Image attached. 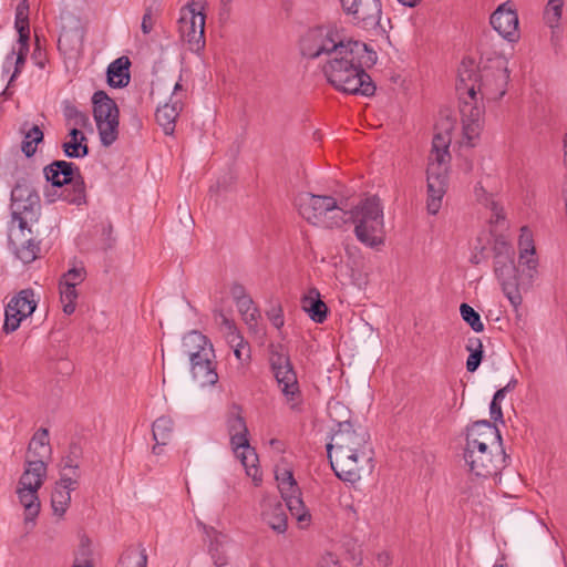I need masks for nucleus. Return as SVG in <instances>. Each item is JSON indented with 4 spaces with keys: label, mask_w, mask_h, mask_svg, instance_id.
Listing matches in <instances>:
<instances>
[{
    "label": "nucleus",
    "mask_w": 567,
    "mask_h": 567,
    "mask_svg": "<svg viewBox=\"0 0 567 567\" xmlns=\"http://www.w3.org/2000/svg\"><path fill=\"white\" fill-rule=\"evenodd\" d=\"M300 53L317 61L327 81L338 91L374 94L375 85L365 69L375 64L378 55L368 44L346 40L333 25H319L301 37Z\"/></svg>",
    "instance_id": "f257e3e1"
},
{
    "label": "nucleus",
    "mask_w": 567,
    "mask_h": 567,
    "mask_svg": "<svg viewBox=\"0 0 567 567\" xmlns=\"http://www.w3.org/2000/svg\"><path fill=\"white\" fill-rule=\"evenodd\" d=\"M327 453L332 470L343 482L357 483L363 472L373 468L370 435L361 425L340 422V429L333 432L327 444Z\"/></svg>",
    "instance_id": "f03ea898"
},
{
    "label": "nucleus",
    "mask_w": 567,
    "mask_h": 567,
    "mask_svg": "<svg viewBox=\"0 0 567 567\" xmlns=\"http://www.w3.org/2000/svg\"><path fill=\"white\" fill-rule=\"evenodd\" d=\"M451 136L447 132L437 133L432 141V150L427 164V212L439 213L447 188V171L451 161L449 147Z\"/></svg>",
    "instance_id": "7ed1b4c3"
},
{
    "label": "nucleus",
    "mask_w": 567,
    "mask_h": 567,
    "mask_svg": "<svg viewBox=\"0 0 567 567\" xmlns=\"http://www.w3.org/2000/svg\"><path fill=\"white\" fill-rule=\"evenodd\" d=\"M473 71L458 69V80L456 91L460 96V113L463 127V136L468 146H474L478 138L483 122L482 115L484 107L481 96L476 92V80L473 81Z\"/></svg>",
    "instance_id": "20e7f679"
},
{
    "label": "nucleus",
    "mask_w": 567,
    "mask_h": 567,
    "mask_svg": "<svg viewBox=\"0 0 567 567\" xmlns=\"http://www.w3.org/2000/svg\"><path fill=\"white\" fill-rule=\"evenodd\" d=\"M349 219L354 224V234L359 241L369 247L383 244V209L377 196L368 197L353 207Z\"/></svg>",
    "instance_id": "39448f33"
},
{
    "label": "nucleus",
    "mask_w": 567,
    "mask_h": 567,
    "mask_svg": "<svg viewBox=\"0 0 567 567\" xmlns=\"http://www.w3.org/2000/svg\"><path fill=\"white\" fill-rule=\"evenodd\" d=\"M295 203L299 214L312 225L334 228L347 221L348 213L338 206L332 196L301 193Z\"/></svg>",
    "instance_id": "423d86ee"
},
{
    "label": "nucleus",
    "mask_w": 567,
    "mask_h": 567,
    "mask_svg": "<svg viewBox=\"0 0 567 567\" xmlns=\"http://www.w3.org/2000/svg\"><path fill=\"white\" fill-rule=\"evenodd\" d=\"M494 272L502 289L514 308L522 305V295L518 289L517 267L515 265V250L513 246L498 236L494 241Z\"/></svg>",
    "instance_id": "0eeeda50"
},
{
    "label": "nucleus",
    "mask_w": 567,
    "mask_h": 567,
    "mask_svg": "<svg viewBox=\"0 0 567 567\" xmlns=\"http://www.w3.org/2000/svg\"><path fill=\"white\" fill-rule=\"evenodd\" d=\"M464 68L473 71L472 79L473 81L476 80V92L481 99L498 101L506 94L509 70L505 56H495L489 60L488 64L482 68L478 75L473 65L463 63L460 69Z\"/></svg>",
    "instance_id": "6e6552de"
},
{
    "label": "nucleus",
    "mask_w": 567,
    "mask_h": 567,
    "mask_svg": "<svg viewBox=\"0 0 567 567\" xmlns=\"http://www.w3.org/2000/svg\"><path fill=\"white\" fill-rule=\"evenodd\" d=\"M44 176L55 187H66L62 192L64 200L81 205L86 200L85 184L79 167L66 161H54L44 167Z\"/></svg>",
    "instance_id": "1a4fd4ad"
},
{
    "label": "nucleus",
    "mask_w": 567,
    "mask_h": 567,
    "mask_svg": "<svg viewBox=\"0 0 567 567\" xmlns=\"http://www.w3.org/2000/svg\"><path fill=\"white\" fill-rule=\"evenodd\" d=\"M269 362L281 392L290 403V408L295 409L299 402L300 391L297 374L284 346L271 344L269 347Z\"/></svg>",
    "instance_id": "9d476101"
},
{
    "label": "nucleus",
    "mask_w": 567,
    "mask_h": 567,
    "mask_svg": "<svg viewBox=\"0 0 567 567\" xmlns=\"http://www.w3.org/2000/svg\"><path fill=\"white\" fill-rule=\"evenodd\" d=\"M93 116L103 146L112 145L118 136L120 111L116 103L104 92L92 96Z\"/></svg>",
    "instance_id": "9b49d317"
},
{
    "label": "nucleus",
    "mask_w": 567,
    "mask_h": 567,
    "mask_svg": "<svg viewBox=\"0 0 567 567\" xmlns=\"http://www.w3.org/2000/svg\"><path fill=\"white\" fill-rule=\"evenodd\" d=\"M202 2L190 1L181 9L178 30L188 49L199 53L205 48V14Z\"/></svg>",
    "instance_id": "f8f14e48"
},
{
    "label": "nucleus",
    "mask_w": 567,
    "mask_h": 567,
    "mask_svg": "<svg viewBox=\"0 0 567 567\" xmlns=\"http://www.w3.org/2000/svg\"><path fill=\"white\" fill-rule=\"evenodd\" d=\"M463 457L476 477L492 478L495 483L501 481L499 474L506 466V454L502 447L464 450Z\"/></svg>",
    "instance_id": "ddd939ff"
},
{
    "label": "nucleus",
    "mask_w": 567,
    "mask_h": 567,
    "mask_svg": "<svg viewBox=\"0 0 567 567\" xmlns=\"http://www.w3.org/2000/svg\"><path fill=\"white\" fill-rule=\"evenodd\" d=\"M11 202L12 218L19 223V229L23 234L40 207L39 196L25 183H18L11 192Z\"/></svg>",
    "instance_id": "4468645a"
},
{
    "label": "nucleus",
    "mask_w": 567,
    "mask_h": 567,
    "mask_svg": "<svg viewBox=\"0 0 567 567\" xmlns=\"http://www.w3.org/2000/svg\"><path fill=\"white\" fill-rule=\"evenodd\" d=\"M228 430L236 456L246 467L247 474L251 475L250 468L256 470V462L258 461V457L255 450L249 445V441L247 439L248 429L244 417L239 414L231 416L228 420Z\"/></svg>",
    "instance_id": "2eb2a0df"
},
{
    "label": "nucleus",
    "mask_w": 567,
    "mask_h": 567,
    "mask_svg": "<svg viewBox=\"0 0 567 567\" xmlns=\"http://www.w3.org/2000/svg\"><path fill=\"white\" fill-rule=\"evenodd\" d=\"M37 308L32 289H23L14 296L6 307L3 330L7 333L16 331L21 321L31 316Z\"/></svg>",
    "instance_id": "dca6fc26"
},
{
    "label": "nucleus",
    "mask_w": 567,
    "mask_h": 567,
    "mask_svg": "<svg viewBox=\"0 0 567 567\" xmlns=\"http://www.w3.org/2000/svg\"><path fill=\"white\" fill-rule=\"evenodd\" d=\"M498 447H502V436L498 429L489 421H477L467 429L464 450Z\"/></svg>",
    "instance_id": "f3484780"
},
{
    "label": "nucleus",
    "mask_w": 567,
    "mask_h": 567,
    "mask_svg": "<svg viewBox=\"0 0 567 567\" xmlns=\"http://www.w3.org/2000/svg\"><path fill=\"white\" fill-rule=\"evenodd\" d=\"M491 24L508 41H514L518 37V16L511 1L497 7L491 16Z\"/></svg>",
    "instance_id": "a211bd4d"
},
{
    "label": "nucleus",
    "mask_w": 567,
    "mask_h": 567,
    "mask_svg": "<svg viewBox=\"0 0 567 567\" xmlns=\"http://www.w3.org/2000/svg\"><path fill=\"white\" fill-rule=\"evenodd\" d=\"M183 86L181 83L174 85L169 103L157 107L156 122L163 128L166 135H173L175 131L176 118L183 109Z\"/></svg>",
    "instance_id": "6ab92c4d"
},
{
    "label": "nucleus",
    "mask_w": 567,
    "mask_h": 567,
    "mask_svg": "<svg viewBox=\"0 0 567 567\" xmlns=\"http://www.w3.org/2000/svg\"><path fill=\"white\" fill-rule=\"evenodd\" d=\"M354 3L341 6L347 14L361 23L364 28H374L379 25L381 19V2L380 0H353Z\"/></svg>",
    "instance_id": "aec40b11"
},
{
    "label": "nucleus",
    "mask_w": 567,
    "mask_h": 567,
    "mask_svg": "<svg viewBox=\"0 0 567 567\" xmlns=\"http://www.w3.org/2000/svg\"><path fill=\"white\" fill-rule=\"evenodd\" d=\"M78 486L76 476H70L68 473L61 474L51 495V506L54 515L59 517L64 515L71 503V492L75 491Z\"/></svg>",
    "instance_id": "412c9836"
},
{
    "label": "nucleus",
    "mask_w": 567,
    "mask_h": 567,
    "mask_svg": "<svg viewBox=\"0 0 567 567\" xmlns=\"http://www.w3.org/2000/svg\"><path fill=\"white\" fill-rule=\"evenodd\" d=\"M215 352L202 353L200 359L190 362V373L193 379L200 386L215 385L218 382V373L216 371Z\"/></svg>",
    "instance_id": "4be33fe9"
},
{
    "label": "nucleus",
    "mask_w": 567,
    "mask_h": 567,
    "mask_svg": "<svg viewBox=\"0 0 567 567\" xmlns=\"http://www.w3.org/2000/svg\"><path fill=\"white\" fill-rule=\"evenodd\" d=\"M182 354L187 357L189 361L200 359L202 353L214 352L210 341L198 331H190L182 341Z\"/></svg>",
    "instance_id": "5701e85b"
},
{
    "label": "nucleus",
    "mask_w": 567,
    "mask_h": 567,
    "mask_svg": "<svg viewBox=\"0 0 567 567\" xmlns=\"http://www.w3.org/2000/svg\"><path fill=\"white\" fill-rule=\"evenodd\" d=\"M27 463L28 466L20 477L18 488L39 491L47 475V464L43 462V460L32 458H29Z\"/></svg>",
    "instance_id": "b1692460"
},
{
    "label": "nucleus",
    "mask_w": 567,
    "mask_h": 567,
    "mask_svg": "<svg viewBox=\"0 0 567 567\" xmlns=\"http://www.w3.org/2000/svg\"><path fill=\"white\" fill-rule=\"evenodd\" d=\"M301 308L317 323H322L327 319L328 307L321 300L317 288H310L301 298Z\"/></svg>",
    "instance_id": "393cba45"
},
{
    "label": "nucleus",
    "mask_w": 567,
    "mask_h": 567,
    "mask_svg": "<svg viewBox=\"0 0 567 567\" xmlns=\"http://www.w3.org/2000/svg\"><path fill=\"white\" fill-rule=\"evenodd\" d=\"M131 61L127 56H120L107 68V83L113 87H124L130 83Z\"/></svg>",
    "instance_id": "a878e982"
},
{
    "label": "nucleus",
    "mask_w": 567,
    "mask_h": 567,
    "mask_svg": "<svg viewBox=\"0 0 567 567\" xmlns=\"http://www.w3.org/2000/svg\"><path fill=\"white\" fill-rule=\"evenodd\" d=\"M69 140L62 144L65 156L70 158H82L89 154L87 138L79 128H71Z\"/></svg>",
    "instance_id": "bb28decb"
},
{
    "label": "nucleus",
    "mask_w": 567,
    "mask_h": 567,
    "mask_svg": "<svg viewBox=\"0 0 567 567\" xmlns=\"http://www.w3.org/2000/svg\"><path fill=\"white\" fill-rule=\"evenodd\" d=\"M264 520L277 533L287 529V515L285 506L280 502L267 503L262 509Z\"/></svg>",
    "instance_id": "cd10ccee"
},
{
    "label": "nucleus",
    "mask_w": 567,
    "mask_h": 567,
    "mask_svg": "<svg viewBox=\"0 0 567 567\" xmlns=\"http://www.w3.org/2000/svg\"><path fill=\"white\" fill-rule=\"evenodd\" d=\"M174 423L168 416H161L153 423L152 432L156 444L153 446V453L159 454V446L166 445L173 436Z\"/></svg>",
    "instance_id": "c85d7f7f"
},
{
    "label": "nucleus",
    "mask_w": 567,
    "mask_h": 567,
    "mask_svg": "<svg viewBox=\"0 0 567 567\" xmlns=\"http://www.w3.org/2000/svg\"><path fill=\"white\" fill-rule=\"evenodd\" d=\"M17 494L20 501V504L24 508V522L33 523L37 516L40 512V499L38 496V491L35 489H25V488H18Z\"/></svg>",
    "instance_id": "c756f323"
},
{
    "label": "nucleus",
    "mask_w": 567,
    "mask_h": 567,
    "mask_svg": "<svg viewBox=\"0 0 567 567\" xmlns=\"http://www.w3.org/2000/svg\"><path fill=\"white\" fill-rule=\"evenodd\" d=\"M51 452L49 445V431L44 427L38 430L29 444L30 457L43 460Z\"/></svg>",
    "instance_id": "7c9ffc66"
},
{
    "label": "nucleus",
    "mask_w": 567,
    "mask_h": 567,
    "mask_svg": "<svg viewBox=\"0 0 567 567\" xmlns=\"http://www.w3.org/2000/svg\"><path fill=\"white\" fill-rule=\"evenodd\" d=\"M27 123L22 126L24 140L22 141L21 150L27 157H31L37 152V145L43 141V132L38 125H32L27 128Z\"/></svg>",
    "instance_id": "2f4dec72"
},
{
    "label": "nucleus",
    "mask_w": 567,
    "mask_h": 567,
    "mask_svg": "<svg viewBox=\"0 0 567 567\" xmlns=\"http://www.w3.org/2000/svg\"><path fill=\"white\" fill-rule=\"evenodd\" d=\"M519 259L529 268H535L536 261L532 258L535 254V247L532 234L527 227H522L519 236Z\"/></svg>",
    "instance_id": "473e14b6"
},
{
    "label": "nucleus",
    "mask_w": 567,
    "mask_h": 567,
    "mask_svg": "<svg viewBox=\"0 0 567 567\" xmlns=\"http://www.w3.org/2000/svg\"><path fill=\"white\" fill-rule=\"evenodd\" d=\"M82 455V450L78 444H71L70 453L66 457L61 461L60 467L61 473H68L70 476H76V481L80 480V463L79 460Z\"/></svg>",
    "instance_id": "72a5a7b5"
},
{
    "label": "nucleus",
    "mask_w": 567,
    "mask_h": 567,
    "mask_svg": "<svg viewBox=\"0 0 567 567\" xmlns=\"http://www.w3.org/2000/svg\"><path fill=\"white\" fill-rule=\"evenodd\" d=\"M147 556L144 549L127 548L120 557L116 567H146Z\"/></svg>",
    "instance_id": "f704fd0d"
},
{
    "label": "nucleus",
    "mask_w": 567,
    "mask_h": 567,
    "mask_svg": "<svg viewBox=\"0 0 567 567\" xmlns=\"http://www.w3.org/2000/svg\"><path fill=\"white\" fill-rule=\"evenodd\" d=\"M63 115L65 117L66 124L70 125L71 128L81 130L90 124L89 116L71 103L64 104Z\"/></svg>",
    "instance_id": "c9c22d12"
},
{
    "label": "nucleus",
    "mask_w": 567,
    "mask_h": 567,
    "mask_svg": "<svg viewBox=\"0 0 567 567\" xmlns=\"http://www.w3.org/2000/svg\"><path fill=\"white\" fill-rule=\"evenodd\" d=\"M276 481L278 482V488L281 493V496L291 495V493H298L299 487L290 470L277 467Z\"/></svg>",
    "instance_id": "e433bc0d"
},
{
    "label": "nucleus",
    "mask_w": 567,
    "mask_h": 567,
    "mask_svg": "<svg viewBox=\"0 0 567 567\" xmlns=\"http://www.w3.org/2000/svg\"><path fill=\"white\" fill-rule=\"evenodd\" d=\"M208 553L210 555V558L215 566L217 567H224L228 564V557L226 554V550L224 548V542L223 536L219 534H216L214 538L212 539Z\"/></svg>",
    "instance_id": "4c0bfd02"
},
{
    "label": "nucleus",
    "mask_w": 567,
    "mask_h": 567,
    "mask_svg": "<svg viewBox=\"0 0 567 567\" xmlns=\"http://www.w3.org/2000/svg\"><path fill=\"white\" fill-rule=\"evenodd\" d=\"M11 243L16 246V256L23 264H30L37 259L40 248L31 238L27 239L21 245H17L16 240L12 238Z\"/></svg>",
    "instance_id": "58836bf2"
},
{
    "label": "nucleus",
    "mask_w": 567,
    "mask_h": 567,
    "mask_svg": "<svg viewBox=\"0 0 567 567\" xmlns=\"http://www.w3.org/2000/svg\"><path fill=\"white\" fill-rule=\"evenodd\" d=\"M60 298L63 305V312L72 315L75 310V300L78 299L76 287L72 284L64 285L60 282Z\"/></svg>",
    "instance_id": "ea45409f"
},
{
    "label": "nucleus",
    "mask_w": 567,
    "mask_h": 567,
    "mask_svg": "<svg viewBox=\"0 0 567 567\" xmlns=\"http://www.w3.org/2000/svg\"><path fill=\"white\" fill-rule=\"evenodd\" d=\"M563 6L564 0H548L544 12V19L549 28L554 29L559 25Z\"/></svg>",
    "instance_id": "a19ab883"
},
{
    "label": "nucleus",
    "mask_w": 567,
    "mask_h": 567,
    "mask_svg": "<svg viewBox=\"0 0 567 567\" xmlns=\"http://www.w3.org/2000/svg\"><path fill=\"white\" fill-rule=\"evenodd\" d=\"M460 313L462 319L475 331L482 332L484 330V324L481 320L480 313L470 305L462 303L460 306Z\"/></svg>",
    "instance_id": "79ce46f5"
},
{
    "label": "nucleus",
    "mask_w": 567,
    "mask_h": 567,
    "mask_svg": "<svg viewBox=\"0 0 567 567\" xmlns=\"http://www.w3.org/2000/svg\"><path fill=\"white\" fill-rule=\"evenodd\" d=\"M236 305L247 324L254 326L257 323L258 310L249 296L236 301Z\"/></svg>",
    "instance_id": "37998d69"
},
{
    "label": "nucleus",
    "mask_w": 567,
    "mask_h": 567,
    "mask_svg": "<svg viewBox=\"0 0 567 567\" xmlns=\"http://www.w3.org/2000/svg\"><path fill=\"white\" fill-rule=\"evenodd\" d=\"M73 567H93L91 542L83 537Z\"/></svg>",
    "instance_id": "c03bdc74"
},
{
    "label": "nucleus",
    "mask_w": 567,
    "mask_h": 567,
    "mask_svg": "<svg viewBox=\"0 0 567 567\" xmlns=\"http://www.w3.org/2000/svg\"><path fill=\"white\" fill-rule=\"evenodd\" d=\"M282 498L286 502V506L290 511V513L298 518L299 522H303L307 517L303 512L305 506L303 502L300 498V491L298 493H291V495H285Z\"/></svg>",
    "instance_id": "a18cd8bd"
},
{
    "label": "nucleus",
    "mask_w": 567,
    "mask_h": 567,
    "mask_svg": "<svg viewBox=\"0 0 567 567\" xmlns=\"http://www.w3.org/2000/svg\"><path fill=\"white\" fill-rule=\"evenodd\" d=\"M328 414L330 419L337 423L340 429V422H350V411L340 402H331L328 404Z\"/></svg>",
    "instance_id": "49530a36"
},
{
    "label": "nucleus",
    "mask_w": 567,
    "mask_h": 567,
    "mask_svg": "<svg viewBox=\"0 0 567 567\" xmlns=\"http://www.w3.org/2000/svg\"><path fill=\"white\" fill-rule=\"evenodd\" d=\"M229 342L233 344L234 353L239 361L247 362L250 359V348L239 333L229 338Z\"/></svg>",
    "instance_id": "de8ad7c7"
},
{
    "label": "nucleus",
    "mask_w": 567,
    "mask_h": 567,
    "mask_svg": "<svg viewBox=\"0 0 567 567\" xmlns=\"http://www.w3.org/2000/svg\"><path fill=\"white\" fill-rule=\"evenodd\" d=\"M85 278L86 270L84 267H73L62 276L60 282L64 285L72 284V286L76 287L81 282H83Z\"/></svg>",
    "instance_id": "09e8293b"
},
{
    "label": "nucleus",
    "mask_w": 567,
    "mask_h": 567,
    "mask_svg": "<svg viewBox=\"0 0 567 567\" xmlns=\"http://www.w3.org/2000/svg\"><path fill=\"white\" fill-rule=\"evenodd\" d=\"M215 320L219 324L225 327V330L227 331L229 338L238 334L235 323L230 319H228L221 311L215 313Z\"/></svg>",
    "instance_id": "8fccbe9b"
},
{
    "label": "nucleus",
    "mask_w": 567,
    "mask_h": 567,
    "mask_svg": "<svg viewBox=\"0 0 567 567\" xmlns=\"http://www.w3.org/2000/svg\"><path fill=\"white\" fill-rule=\"evenodd\" d=\"M27 56H28V52H23V51H17L16 50V55H14V60H13V63H14V71L10 78V81H9V84L13 82V80L20 74V72L22 71L24 64H25V61H27Z\"/></svg>",
    "instance_id": "3c124183"
},
{
    "label": "nucleus",
    "mask_w": 567,
    "mask_h": 567,
    "mask_svg": "<svg viewBox=\"0 0 567 567\" xmlns=\"http://www.w3.org/2000/svg\"><path fill=\"white\" fill-rule=\"evenodd\" d=\"M483 350L476 349L475 351L470 352V355L466 361V369L468 372H474L480 367L483 359Z\"/></svg>",
    "instance_id": "603ef678"
},
{
    "label": "nucleus",
    "mask_w": 567,
    "mask_h": 567,
    "mask_svg": "<svg viewBox=\"0 0 567 567\" xmlns=\"http://www.w3.org/2000/svg\"><path fill=\"white\" fill-rule=\"evenodd\" d=\"M486 206L489 207L492 212L491 221L498 223L501 219H504L503 208L493 199L485 198Z\"/></svg>",
    "instance_id": "864d4df0"
},
{
    "label": "nucleus",
    "mask_w": 567,
    "mask_h": 567,
    "mask_svg": "<svg viewBox=\"0 0 567 567\" xmlns=\"http://www.w3.org/2000/svg\"><path fill=\"white\" fill-rule=\"evenodd\" d=\"M154 20H153V12L152 9H146L143 19H142V31L144 34H148L153 30Z\"/></svg>",
    "instance_id": "5fc2aeb1"
},
{
    "label": "nucleus",
    "mask_w": 567,
    "mask_h": 567,
    "mask_svg": "<svg viewBox=\"0 0 567 567\" xmlns=\"http://www.w3.org/2000/svg\"><path fill=\"white\" fill-rule=\"evenodd\" d=\"M268 318L271 321V323L277 328L280 329L284 326V316L280 308H274L268 313Z\"/></svg>",
    "instance_id": "6e6d98bb"
},
{
    "label": "nucleus",
    "mask_w": 567,
    "mask_h": 567,
    "mask_svg": "<svg viewBox=\"0 0 567 567\" xmlns=\"http://www.w3.org/2000/svg\"><path fill=\"white\" fill-rule=\"evenodd\" d=\"M19 38L17 42V51H23L29 52V39H30V32H18Z\"/></svg>",
    "instance_id": "4d7b16f0"
},
{
    "label": "nucleus",
    "mask_w": 567,
    "mask_h": 567,
    "mask_svg": "<svg viewBox=\"0 0 567 567\" xmlns=\"http://www.w3.org/2000/svg\"><path fill=\"white\" fill-rule=\"evenodd\" d=\"M489 413H491V417L494 421H502L503 412H502L501 403L492 401L491 406H489Z\"/></svg>",
    "instance_id": "13d9d810"
},
{
    "label": "nucleus",
    "mask_w": 567,
    "mask_h": 567,
    "mask_svg": "<svg viewBox=\"0 0 567 567\" xmlns=\"http://www.w3.org/2000/svg\"><path fill=\"white\" fill-rule=\"evenodd\" d=\"M230 292H231V296H233V298L235 299V301H238V300H240V299H243V298L248 297V296L246 295V291H245L244 286H243V285H240V284H234V285L231 286Z\"/></svg>",
    "instance_id": "bf43d9fd"
},
{
    "label": "nucleus",
    "mask_w": 567,
    "mask_h": 567,
    "mask_svg": "<svg viewBox=\"0 0 567 567\" xmlns=\"http://www.w3.org/2000/svg\"><path fill=\"white\" fill-rule=\"evenodd\" d=\"M29 4L27 0H22L18 6L16 10V19L22 18V19H29Z\"/></svg>",
    "instance_id": "052dcab7"
},
{
    "label": "nucleus",
    "mask_w": 567,
    "mask_h": 567,
    "mask_svg": "<svg viewBox=\"0 0 567 567\" xmlns=\"http://www.w3.org/2000/svg\"><path fill=\"white\" fill-rule=\"evenodd\" d=\"M16 55V47L12 48L11 52L6 56V60L3 62V72L9 73L11 70V66L14 65L13 60Z\"/></svg>",
    "instance_id": "680f3d73"
},
{
    "label": "nucleus",
    "mask_w": 567,
    "mask_h": 567,
    "mask_svg": "<svg viewBox=\"0 0 567 567\" xmlns=\"http://www.w3.org/2000/svg\"><path fill=\"white\" fill-rule=\"evenodd\" d=\"M515 383H516V381H512V382H509L505 388L497 390V391H496V393L494 394V396H493V400H492V401H495V402L501 403V401L505 398L506 391H507L509 388L514 386V385H515Z\"/></svg>",
    "instance_id": "e2e57ef3"
},
{
    "label": "nucleus",
    "mask_w": 567,
    "mask_h": 567,
    "mask_svg": "<svg viewBox=\"0 0 567 567\" xmlns=\"http://www.w3.org/2000/svg\"><path fill=\"white\" fill-rule=\"evenodd\" d=\"M476 349L483 350L482 341L478 338H470L466 344L468 352L475 351Z\"/></svg>",
    "instance_id": "0e129e2a"
},
{
    "label": "nucleus",
    "mask_w": 567,
    "mask_h": 567,
    "mask_svg": "<svg viewBox=\"0 0 567 567\" xmlns=\"http://www.w3.org/2000/svg\"><path fill=\"white\" fill-rule=\"evenodd\" d=\"M16 29L18 32H30L29 19H16Z\"/></svg>",
    "instance_id": "69168bd1"
},
{
    "label": "nucleus",
    "mask_w": 567,
    "mask_h": 567,
    "mask_svg": "<svg viewBox=\"0 0 567 567\" xmlns=\"http://www.w3.org/2000/svg\"><path fill=\"white\" fill-rule=\"evenodd\" d=\"M321 567H340V566L338 564V560L334 558V556L331 554H328L323 558V563H322Z\"/></svg>",
    "instance_id": "338daca9"
},
{
    "label": "nucleus",
    "mask_w": 567,
    "mask_h": 567,
    "mask_svg": "<svg viewBox=\"0 0 567 567\" xmlns=\"http://www.w3.org/2000/svg\"><path fill=\"white\" fill-rule=\"evenodd\" d=\"M377 560L382 566H388L391 563L390 555L385 551L380 553L377 557Z\"/></svg>",
    "instance_id": "774afa93"
}]
</instances>
